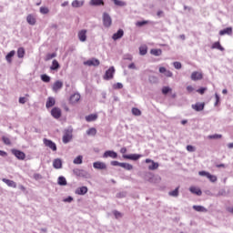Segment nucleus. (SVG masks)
<instances>
[{
  "instance_id": "f257e3e1",
  "label": "nucleus",
  "mask_w": 233,
  "mask_h": 233,
  "mask_svg": "<svg viewBox=\"0 0 233 233\" xmlns=\"http://www.w3.org/2000/svg\"><path fill=\"white\" fill-rule=\"evenodd\" d=\"M198 176H202V177H208L211 183H216L218 181V177L211 175L207 171H199Z\"/></svg>"
},
{
  "instance_id": "f03ea898",
  "label": "nucleus",
  "mask_w": 233,
  "mask_h": 233,
  "mask_svg": "<svg viewBox=\"0 0 233 233\" xmlns=\"http://www.w3.org/2000/svg\"><path fill=\"white\" fill-rule=\"evenodd\" d=\"M145 163H147L148 170H157L159 168V163L155 162L154 160L150 158H147L145 160Z\"/></svg>"
},
{
  "instance_id": "7ed1b4c3",
  "label": "nucleus",
  "mask_w": 233,
  "mask_h": 233,
  "mask_svg": "<svg viewBox=\"0 0 233 233\" xmlns=\"http://www.w3.org/2000/svg\"><path fill=\"white\" fill-rule=\"evenodd\" d=\"M103 25L106 28L112 26V17L107 13L103 14Z\"/></svg>"
},
{
  "instance_id": "20e7f679",
  "label": "nucleus",
  "mask_w": 233,
  "mask_h": 233,
  "mask_svg": "<svg viewBox=\"0 0 233 233\" xmlns=\"http://www.w3.org/2000/svg\"><path fill=\"white\" fill-rule=\"evenodd\" d=\"M114 74H116V68H114V66H111L108 68V70L106 71V73L104 75V79L106 81L114 79Z\"/></svg>"
},
{
  "instance_id": "39448f33",
  "label": "nucleus",
  "mask_w": 233,
  "mask_h": 233,
  "mask_svg": "<svg viewBox=\"0 0 233 233\" xmlns=\"http://www.w3.org/2000/svg\"><path fill=\"white\" fill-rule=\"evenodd\" d=\"M12 154L16 157L20 161H25V158L26 157V155L25 152L19 150V149H12Z\"/></svg>"
},
{
  "instance_id": "423d86ee",
  "label": "nucleus",
  "mask_w": 233,
  "mask_h": 233,
  "mask_svg": "<svg viewBox=\"0 0 233 233\" xmlns=\"http://www.w3.org/2000/svg\"><path fill=\"white\" fill-rule=\"evenodd\" d=\"M81 101V95L75 93L69 97V105H77Z\"/></svg>"
},
{
  "instance_id": "0eeeda50",
  "label": "nucleus",
  "mask_w": 233,
  "mask_h": 233,
  "mask_svg": "<svg viewBox=\"0 0 233 233\" xmlns=\"http://www.w3.org/2000/svg\"><path fill=\"white\" fill-rule=\"evenodd\" d=\"M84 65L86 66H99V65H101V62H99V59L97 58H92L87 61H85Z\"/></svg>"
},
{
  "instance_id": "6e6552de",
  "label": "nucleus",
  "mask_w": 233,
  "mask_h": 233,
  "mask_svg": "<svg viewBox=\"0 0 233 233\" xmlns=\"http://www.w3.org/2000/svg\"><path fill=\"white\" fill-rule=\"evenodd\" d=\"M63 115L61 108L59 107H53L51 110V116L52 117H54L55 119H59V117H61V116Z\"/></svg>"
},
{
  "instance_id": "1a4fd4ad",
  "label": "nucleus",
  "mask_w": 233,
  "mask_h": 233,
  "mask_svg": "<svg viewBox=\"0 0 233 233\" xmlns=\"http://www.w3.org/2000/svg\"><path fill=\"white\" fill-rule=\"evenodd\" d=\"M93 167L96 170H106V164L104 162L96 161V162L93 163Z\"/></svg>"
},
{
  "instance_id": "9d476101",
  "label": "nucleus",
  "mask_w": 233,
  "mask_h": 233,
  "mask_svg": "<svg viewBox=\"0 0 233 233\" xmlns=\"http://www.w3.org/2000/svg\"><path fill=\"white\" fill-rule=\"evenodd\" d=\"M191 79H192V81H201V79H203V73L194 71L191 74Z\"/></svg>"
},
{
  "instance_id": "9b49d317",
  "label": "nucleus",
  "mask_w": 233,
  "mask_h": 233,
  "mask_svg": "<svg viewBox=\"0 0 233 233\" xmlns=\"http://www.w3.org/2000/svg\"><path fill=\"white\" fill-rule=\"evenodd\" d=\"M62 88H63L62 81L57 80L53 84V86H52L53 92H59V90H61Z\"/></svg>"
},
{
  "instance_id": "f8f14e48",
  "label": "nucleus",
  "mask_w": 233,
  "mask_h": 233,
  "mask_svg": "<svg viewBox=\"0 0 233 233\" xmlns=\"http://www.w3.org/2000/svg\"><path fill=\"white\" fill-rule=\"evenodd\" d=\"M103 157H112V159H117V153L112 150H107L104 153Z\"/></svg>"
},
{
  "instance_id": "ddd939ff",
  "label": "nucleus",
  "mask_w": 233,
  "mask_h": 233,
  "mask_svg": "<svg viewBox=\"0 0 233 233\" xmlns=\"http://www.w3.org/2000/svg\"><path fill=\"white\" fill-rule=\"evenodd\" d=\"M56 106V98L54 96H49L46 103V108H52Z\"/></svg>"
},
{
  "instance_id": "4468645a",
  "label": "nucleus",
  "mask_w": 233,
  "mask_h": 233,
  "mask_svg": "<svg viewBox=\"0 0 233 233\" xmlns=\"http://www.w3.org/2000/svg\"><path fill=\"white\" fill-rule=\"evenodd\" d=\"M124 159H131L132 161H137L139 157H141V155L137 154H129V155H123Z\"/></svg>"
},
{
  "instance_id": "2eb2a0df",
  "label": "nucleus",
  "mask_w": 233,
  "mask_h": 233,
  "mask_svg": "<svg viewBox=\"0 0 233 233\" xmlns=\"http://www.w3.org/2000/svg\"><path fill=\"white\" fill-rule=\"evenodd\" d=\"M53 167L56 170L63 168V161L60 158H56L53 161Z\"/></svg>"
},
{
  "instance_id": "dca6fc26",
  "label": "nucleus",
  "mask_w": 233,
  "mask_h": 233,
  "mask_svg": "<svg viewBox=\"0 0 233 233\" xmlns=\"http://www.w3.org/2000/svg\"><path fill=\"white\" fill-rule=\"evenodd\" d=\"M193 110H196V112H201L205 109V103H196L195 105H192Z\"/></svg>"
},
{
  "instance_id": "f3484780",
  "label": "nucleus",
  "mask_w": 233,
  "mask_h": 233,
  "mask_svg": "<svg viewBox=\"0 0 233 233\" xmlns=\"http://www.w3.org/2000/svg\"><path fill=\"white\" fill-rule=\"evenodd\" d=\"M125 35V31L123 29H119L116 33H115L112 36V39L114 41H117V39H121Z\"/></svg>"
},
{
  "instance_id": "a211bd4d",
  "label": "nucleus",
  "mask_w": 233,
  "mask_h": 233,
  "mask_svg": "<svg viewBox=\"0 0 233 233\" xmlns=\"http://www.w3.org/2000/svg\"><path fill=\"white\" fill-rule=\"evenodd\" d=\"M2 181H3V183H5V185H7V187H11L12 188L17 187V184L14 180H10L8 178H3Z\"/></svg>"
},
{
  "instance_id": "6ab92c4d",
  "label": "nucleus",
  "mask_w": 233,
  "mask_h": 233,
  "mask_svg": "<svg viewBox=\"0 0 233 233\" xmlns=\"http://www.w3.org/2000/svg\"><path fill=\"white\" fill-rule=\"evenodd\" d=\"M86 192H88V187L83 186L80 187L78 188H76V194H77L78 196H85V194H86Z\"/></svg>"
},
{
  "instance_id": "aec40b11",
  "label": "nucleus",
  "mask_w": 233,
  "mask_h": 233,
  "mask_svg": "<svg viewBox=\"0 0 233 233\" xmlns=\"http://www.w3.org/2000/svg\"><path fill=\"white\" fill-rule=\"evenodd\" d=\"M78 39L82 43H85V41H86V29H83L78 32Z\"/></svg>"
},
{
  "instance_id": "412c9836",
  "label": "nucleus",
  "mask_w": 233,
  "mask_h": 233,
  "mask_svg": "<svg viewBox=\"0 0 233 233\" xmlns=\"http://www.w3.org/2000/svg\"><path fill=\"white\" fill-rule=\"evenodd\" d=\"M89 5L91 6H104L105 5V1L103 0H90Z\"/></svg>"
},
{
  "instance_id": "4be33fe9",
  "label": "nucleus",
  "mask_w": 233,
  "mask_h": 233,
  "mask_svg": "<svg viewBox=\"0 0 233 233\" xmlns=\"http://www.w3.org/2000/svg\"><path fill=\"white\" fill-rule=\"evenodd\" d=\"M212 50H220V52H224L225 51V47L221 46V44L219 42H215L213 43V45L211 46Z\"/></svg>"
},
{
  "instance_id": "5701e85b",
  "label": "nucleus",
  "mask_w": 233,
  "mask_h": 233,
  "mask_svg": "<svg viewBox=\"0 0 233 233\" xmlns=\"http://www.w3.org/2000/svg\"><path fill=\"white\" fill-rule=\"evenodd\" d=\"M189 191L191 192V194H196V196H201V194H203L201 189L196 187H190Z\"/></svg>"
},
{
  "instance_id": "b1692460",
  "label": "nucleus",
  "mask_w": 233,
  "mask_h": 233,
  "mask_svg": "<svg viewBox=\"0 0 233 233\" xmlns=\"http://www.w3.org/2000/svg\"><path fill=\"white\" fill-rule=\"evenodd\" d=\"M83 5H85V1H79V0H74L71 4V5L73 6V8H81V6H83Z\"/></svg>"
},
{
  "instance_id": "393cba45",
  "label": "nucleus",
  "mask_w": 233,
  "mask_h": 233,
  "mask_svg": "<svg viewBox=\"0 0 233 233\" xmlns=\"http://www.w3.org/2000/svg\"><path fill=\"white\" fill-rule=\"evenodd\" d=\"M26 21H27L28 25H31L33 26L36 23L35 16H34L33 15H28L26 17Z\"/></svg>"
},
{
  "instance_id": "a878e982",
  "label": "nucleus",
  "mask_w": 233,
  "mask_h": 233,
  "mask_svg": "<svg viewBox=\"0 0 233 233\" xmlns=\"http://www.w3.org/2000/svg\"><path fill=\"white\" fill-rule=\"evenodd\" d=\"M193 210H196V212H208V209L203 206H193Z\"/></svg>"
},
{
  "instance_id": "bb28decb",
  "label": "nucleus",
  "mask_w": 233,
  "mask_h": 233,
  "mask_svg": "<svg viewBox=\"0 0 233 233\" xmlns=\"http://www.w3.org/2000/svg\"><path fill=\"white\" fill-rule=\"evenodd\" d=\"M230 35L232 34V27H228L219 31V35Z\"/></svg>"
},
{
  "instance_id": "cd10ccee",
  "label": "nucleus",
  "mask_w": 233,
  "mask_h": 233,
  "mask_svg": "<svg viewBox=\"0 0 233 233\" xmlns=\"http://www.w3.org/2000/svg\"><path fill=\"white\" fill-rule=\"evenodd\" d=\"M15 56V50L10 51L5 56V59H6L7 63H12V57H14Z\"/></svg>"
},
{
  "instance_id": "c85d7f7f",
  "label": "nucleus",
  "mask_w": 233,
  "mask_h": 233,
  "mask_svg": "<svg viewBox=\"0 0 233 233\" xmlns=\"http://www.w3.org/2000/svg\"><path fill=\"white\" fill-rule=\"evenodd\" d=\"M72 140V134L66 133L63 137V143H69Z\"/></svg>"
},
{
  "instance_id": "c756f323",
  "label": "nucleus",
  "mask_w": 233,
  "mask_h": 233,
  "mask_svg": "<svg viewBox=\"0 0 233 233\" xmlns=\"http://www.w3.org/2000/svg\"><path fill=\"white\" fill-rule=\"evenodd\" d=\"M96 119H97V115L96 114H91L86 116V121H87V123H91V121H96Z\"/></svg>"
},
{
  "instance_id": "7c9ffc66",
  "label": "nucleus",
  "mask_w": 233,
  "mask_h": 233,
  "mask_svg": "<svg viewBox=\"0 0 233 233\" xmlns=\"http://www.w3.org/2000/svg\"><path fill=\"white\" fill-rule=\"evenodd\" d=\"M57 183L60 187H66V178L65 177H59Z\"/></svg>"
},
{
  "instance_id": "2f4dec72",
  "label": "nucleus",
  "mask_w": 233,
  "mask_h": 233,
  "mask_svg": "<svg viewBox=\"0 0 233 233\" xmlns=\"http://www.w3.org/2000/svg\"><path fill=\"white\" fill-rule=\"evenodd\" d=\"M17 57H19V59H23V57H25V48L24 47H19L17 49Z\"/></svg>"
},
{
  "instance_id": "473e14b6",
  "label": "nucleus",
  "mask_w": 233,
  "mask_h": 233,
  "mask_svg": "<svg viewBox=\"0 0 233 233\" xmlns=\"http://www.w3.org/2000/svg\"><path fill=\"white\" fill-rule=\"evenodd\" d=\"M147 52H148V48L147 47V46H142L139 47L140 56H147Z\"/></svg>"
},
{
  "instance_id": "72a5a7b5",
  "label": "nucleus",
  "mask_w": 233,
  "mask_h": 233,
  "mask_svg": "<svg viewBox=\"0 0 233 233\" xmlns=\"http://www.w3.org/2000/svg\"><path fill=\"white\" fill-rule=\"evenodd\" d=\"M150 54H152V56H161V54H163V51L161 49H151L150 50Z\"/></svg>"
},
{
  "instance_id": "f704fd0d",
  "label": "nucleus",
  "mask_w": 233,
  "mask_h": 233,
  "mask_svg": "<svg viewBox=\"0 0 233 233\" xmlns=\"http://www.w3.org/2000/svg\"><path fill=\"white\" fill-rule=\"evenodd\" d=\"M169 196H171L172 198H177V196H179V187H177L173 191H170Z\"/></svg>"
},
{
  "instance_id": "c9c22d12",
  "label": "nucleus",
  "mask_w": 233,
  "mask_h": 233,
  "mask_svg": "<svg viewBox=\"0 0 233 233\" xmlns=\"http://www.w3.org/2000/svg\"><path fill=\"white\" fill-rule=\"evenodd\" d=\"M96 134H97V129L95 127H91L86 131L87 136H96Z\"/></svg>"
},
{
  "instance_id": "e433bc0d",
  "label": "nucleus",
  "mask_w": 233,
  "mask_h": 233,
  "mask_svg": "<svg viewBox=\"0 0 233 233\" xmlns=\"http://www.w3.org/2000/svg\"><path fill=\"white\" fill-rule=\"evenodd\" d=\"M120 167L126 170H132V168H134V167L128 163H122L120 164Z\"/></svg>"
},
{
  "instance_id": "4c0bfd02",
  "label": "nucleus",
  "mask_w": 233,
  "mask_h": 233,
  "mask_svg": "<svg viewBox=\"0 0 233 233\" xmlns=\"http://www.w3.org/2000/svg\"><path fill=\"white\" fill-rule=\"evenodd\" d=\"M75 165H81L83 163V156H78L73 161Z\"/></svg>"
},
{
  "instance_id": "58836bf2",
  "label": "nucleus",
  "mask_w": 233,
  "mask_h": 233,
  "mask_svg": "<svg viewBox=\"0 0 233 233\" xmlns=\"http://www.w3.org/2000/svg\"><path fill=\"white\" fill-rule=\"evenodd\" d=\"M44 145L46 147H56V144L52 142V140H48L46 138H44Z\"/></svg>"
},
{
  "instance_id": "ea45409f",
  "label": "nucleus",
  "mask_w": 233,
  "mask_h": 233,
  "mask_svg": "<svg viewBox=\"0 0 233 233\" xmlns=\"http://www.w3.org/2000/svg\"><path fill=\"white\" fill-rule=\"evenodd\" d=\"M57 68H59V62H57V60H53L51 70H57Z\"/></svg>"
},
{
  "instance_id": "a19ab883",
  "label": "nucleus",
  "mask_w": 233,
  "mask_h": 233,
  "mask_svg": "<svg viewBox=\"0 0 233 233\" xmlns=\"http://www.w3.org/2000/svg\"><path fill=\"white\" fill-rule=\"evenodd\" d=\"M153 177H154V175H152V173L148 172V173L146 174L145 179L147 181H149V183H152Z\"/></svg>"
},
{
  "instance_id": "79ce46f5",
  "label": "nucleus",
  "mask_w": 233,
  "mask_h": 233,
  "mask_svg": "<svg viewBox=\"0 0 233 233\" xmlns=\"http://www.w3.org/2000/svg\"><path fill=\"white\" fill-rule=\"evenodd\" d=\"M132 114L133 116H141V110H139L137 107H133Z\"/></svg>"
},
{
  "instance_id": "37998d69",
  "label": "nucleus",
  "mask_w": 233,
  "mask_h": 233,
  "mask_svg": "<svg viewBox=\"0 0 233 233\" xmlns=\"http://www.w3.org/2000/svg\"><path fill=\"white\" fill-rule=\"evenodd\" d=\"M169 92H172V88L168 86H164L162 88V94H164V96H167V94H168Z\"/></svg>"
},
{
  "instance_id": "c03bdc74",
  "label": "nucleus",
  "mask_w": 233,
  "mask_h": 233,
  "mask_svg": "<svg viewBox=\"0 0 233 233\" xmlns=\"http://www.w3.org/2000/svg\"><path fill=\"white\" fill-rule=\"evenodd\" d=\"M50 12V9L48 7L42 6L40 7V14L46 15Z\"/></svg>"
},
{
  "instance_id": "a18cd8bd",
  "label": "nucleus",
  "mask_w": 233,
  "mask_h": 233,
  "mask_svg": "<svg viewBox=\"0 0 233 233\" xmlns=\"http://www.w3.org/2000/svg\"><path fill=\"white\" fill-rule=\"evenodd\" d=\"M41 79L42 81H44V83H50V76H48L47 75H42Z\"/></svg>"
},
{
  "instance_id": "49530a36",
  "label": "nucleus",
  "mask_w": 233,
  "mask_h": 233,
  "mask_svg": "<svg viewBox=\"0 0 233 233\" xmlns=\"http://www.w3.org/2000/svg\"><path fill=\"white\" fill-rule=\"evenodd\" d=\"M113 88L115 89V90H121V88H123V84H121V83H116V84H114L113 85Z\"/></svg>"
},
{
  "instance_id": "de8ad7c7",
  "label": "nucleus",
  "mask_w": 233,
  "mask_h": 233,
  "mask_svg": "<svg viewBox=\"0 0 233 233\" xmlns=\"http://www.w3.org/2000/svg\"><path fill=\"white\" fill-rule=\"evenodd\" d=\"M113 214H114L116 219H119L120 218H123V214H121V212H119L117 210L113 211Z\"/></svg>"
},
{
  "instance_id": "09e8293b",
  "label": "nucleus",
  "mask_w": 233,
  "mask_h": 233,
  "mask_svg": "<svg viewBox=\"0 0 233 233\" xmlns=\"http://www.w3.org/2000/svg\"><path fill=\"white\" fill-rule=\"evenodd\" d=\"M56 56H57V54H56V53L47 54L46 59V61H50V59H54V57H56Z\"/></svg>"
},
{
  "instance_id": "8fccbe9b",
  "label": "nucleus",
  "mask_w": 233,
  "mask_h": 233,
  "mask_svg": "<svg viewBox=\"0 0 233 233\" xmlns=\"http://www.w3.org/2000/svg\"><path fill=\"white\" fill-rule=\"evenodd\" d=\"M113 1L116 6H125V5H126L125 2H123L121 0H113Z\"/></svg>"
},
{
  "instance_id": "3c124183",
  "label": "nucleus",
  "mask_w": 233,
  "mask_h": 233,
  "mask_svg": "<svg viewBox=\"0 0 233 233\" xmlns=\"http://www.w3.org/2000/svg\"><path fill=\"white\" fill-rule=\"evenodd\" d=\"M208 139H221V135L215 134V135L208 136Z\"/></svg>"
},
{
  "instance_id": "603ef678",
  "label": "nucleus",
  "mask_w": 233,
  "mask_h": 233,
  "mask_svg": "<svg viewBox=\"0 0 233 233\" xmlns=\"http://www.w3.org/2000/svg\"><path fill=\"white\" fill-rule=\"evenodd\" d=\"M173 66L177 69V70H180L182 65L181 62H174L173 63Z\"/></svg>"
},
{
  "instance_id": "864d4df0",
  "label": "nucleus",
  "mask_w": 233,
  "mask_h": 233,
  "mask_svg": "<svg viewBox=\"0 0 233 233\" xmlns=\"http://www.w3.org/2000/svg\"><path fill=\"white\" fill-rule=\"evenodd\" d=\"M64 203H72V201H74V198L72 197H67L66 198H64Z\"/></svg>"
},
{
  "instance_id": "5fc2aeb1",
  "label": "nucleus",
  "mask_w": 233,
  "mask_h": 233,
  "mask_svg": "<svg viewBox=\"0 0 233 233\" xmlns=\"http://www.w3.org/2000/svg\"><path fill=\"white\" fill-rule=\"evenodd\" d=\"M121 164L122 163L119 161H116V160L111 161L112 167H121Z\"/></svg>"
},
{
  "instance_id": "6e6d98bb",
  "label": "nucleus",
  "mask_w": 233,
  "mask_h": 233,
  "mask_svg": "<svg viewBox=\"0 0 233 233\" xmlns=\"http://www.w3.org/2000/svg\"><path fill=\"white\" fill-rule=\"evenodd\" d=\"M197 92L198 94H200L201 96H203V94H205V92H207V87H202L197 90Z\"/></svg>"
},
{
  "instance_id": "4d7b16f0",
  "label": "nucleus",
  "mask_w": 233,
  "mask_h": 233,
  "mask_svg": "<svg viewBox=\"0 0 233 233\" xmlns=\"http://www.w3.org/2000/svg\"><path fill=\"white\" fill-rule=\"evenodd\" d=\"M145 25H148L147 21H140L137 23V26H145Z\"/></svg>"
},
{
  "instance_id": "13d9d810",
  "label": "nucleus",
  "mask_w": 233,
  "mask_h": 233,
  "mask_svg": "<svg viewBox=\"0 0 233 233\" xmlns=\"http://www.w3.org/2000/svg\"><path fill=\"white\" fill-rule=\"evenodd\" d=\"M3 142L5 143V145H10V138L6 137H3Z\"/></svg>"
},
{
  "instance_id": "bf43d9fd",
  "label": "nucleus",
  "mask_w": 233,
  "mask_h": 233,
  "mask_svg": "<svg viewBox=\"0 0 233 233\" xmlns=\"http://www.w3.org/2000/svg\"><path fill=\"white\" fill-rule=\"evenodd\" d=\"M19 103H20L21 105H25V103H26V98H25V96H21V97L19 98Z\"/></svg>"
},
{
  "instance_id": "052dcab7",
  "label": "nucleus",
  "mask_w": 233,
  "mask_h": 233,
  "mask_svg": "<svg viewBox=\"0 0 233 233\" xmlns=\"http://www.w3.org/2000/svg\"><path fill=\"white\" fill-rule=\"evenodd\" d=\"M34 178L36 180V181H39V179H43V177L39 174H35L34 175Z\"/></svg>"
},
{
  "instance_id": "680f3d73",
  "label": "nucleus",
  "mask_w": 233,
  "mask_h": 233,
  "mask_svg": "<svg viewBox=\"0 0 233 233\" xmlns=\"http://www.w3.org/2000/svg\"><path fill=\"white\" fill-rule=\"evenodd\" d=\"M126 197H127V192H121L116 195V198H126Z\"/></svg>"
},
{
  "instance_id": "e2e57ef3",
  "label": "nucleus",
  "mask_w": 233,
  "mask_h": 233,
  "mask_svg": "<svg viewBox=\"0 0 233 233\" xmlns=\"http://www.w3.org/2000/svg\"><path fill=\"white\" fill-rule=\"evenodd\" d=\"M187 152H195L196 151V147H187Z\"/></svg>"
},
{
  "instance_id": "0e129e2a",
  "label": "nucleus",
  "mask_w": 233,
  "mask_h": 233,
  "mask_svg": "<svg viewBox=\"0 0 233 233\" xmlns=\"http://www.w3.org/2000/svg\"><path fill=\"white\" fill-rule=\"evenodd\" d=\"M187 90L189 94H191V92H194V87L192 86H187Z\"/></svg>"
},
{
  "instance_id": "69168bd1",
  "label": "nucleus",
  "mask_w": 233,
  "mask_h": 233,
  "mask_svg": "<svg viewBox=\"0 0 233 233\" xmlns=\"http://www.w3.org/2000/svg\"><path fill=\"white\" fill-rule=\"evenodd\" d=\"M164 74H165L166 77H172V76H173V74L168 70H167Z\"/></svg>"
},
{
  "instance_id": "338daca9",
  "label": "nucleus",
  "mask_w": 233,
  "mask_h": 233,
  "mask_svg": "<svg viewBox=\"0 0 233 233\" xmlns=\"http://www.w3.org/2000/svg\"><path fill=\"white\" fill-rule=\"evenodd\" d=\"M215 97H216L215 106H218V103H219V96L218 94H216Z\"/></svg>"
},
{
  "instance_id": "774afa93",
  "label": "nucleus",
  "mask_w": 233,
  "mask_h": 233,
  "mask_svg": "<svg viewBox=\"0 0 233 233\" xmlns=\"http://www.w3.org/2000/svg\"><path fill=\"white\" fill-rule=\"evenodd\" d=\"M128 68H130L131 70H136V64L131 63V64L128 66Z\"/></svg>"
}]
</instances>
